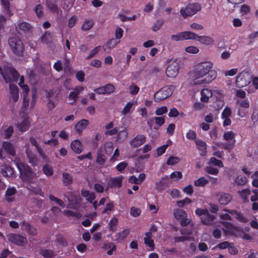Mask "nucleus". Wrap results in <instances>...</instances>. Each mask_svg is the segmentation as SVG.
Here are the masks:
<instances>
[{
	"label": "nucleus",
	"instance_id": "16",
	"mask_svg": "<svg viewBox=\"0 0 258 258\" xmlns=\"http://www.w3.org/2000/svg\"><path fill=\"white\" fill-rule=\"evenodd\" d=\"M169 185L168 177L162 178L161 180L155 184V189L159 192H162Z\"/></svg>",
	"mask_w": 258,
	"mask_h": 258
},
{
	"label": "nucleus",
	"instance_id": "44",
	"mask_svg": "<svg viewBox=\"0 0 258 258\" xmlns=\"http://www.w3.org/2000/svg\"><path fill=\"white\" fill-rule=\"evenodd\" d=\"M96 161L97 163L101 165L105 163V158L102 151H98Z\"/></svg>",
	"mask_w": 258,
	"mask_h": 258
},
{
	"label": "nucleus",
	"instance_id": "56",
	"mask_svg": "<svg viewBox=\"0 0 258 258\" xmlns=\"http://www.w3.org/2000/svg\"><path fill=\"white\" fill-rule=\"evenodd\" d=\"M64 213L68 216L75 217L77 218H79L81 217L80 213L77 211H72L70 210H65Z\"/></svg>",
	"mask_w": 258,
	"mask_h": 258
},
{
	"label": "nucleus",
	"instance_id": "15",
	"mask_svg": "<svg viewBox=\"0 0 258 258\" xmlns=\"http://www.w3.org/2000/svg\"><path fill=\"white\" fill-rule=\"evenodd\" d=\"M223 211L234 216V218L241 223H245L248 221L247 219L243 215V214L236 210L224 209Z\"/></svg>",
	"mask_w": 258,
	"mask_h": 258
},
{
	"label": "nucleus",
	"instance_id": "51",
	"mask_svg": "<svg viewBox=\"0 0 258 258\" xmlns=\"http://www.w3.org/2000/svg\"><path fill=\"white\" fill-rule=\"evenodd\" d=\"M192 239H193V238L191 237L186 236L174 237V243L183 242L185 241L190 240Z\"/></svg>",
	"mask_w": 258,
	"mask_h": 258
},
{
	"label": "nucleus",
	"instance_id": "50",
	"mask_svg": "<svg viewBox=\"0 0 258 258\" xmlns=\"http://www.w3.org/2000/svg\"><path fill=\"white\" fill-rule=\"evenodd\" d=\"M184 32L177 33L176 35H172L171 39L173 41H178L185 40Z\"/></svg>",
	"mask_w": 258,
	"mask_h": 258
},
{
	"label": "nucleus",
	"instance_id": "28",
	"mask_svg": "<svg viewBox=\"0 0 258 258\" xmlns=\"http://www.w3.org/2000/svg\"><path fill=\"white\" fill-rule=\"evenodd\" d=\"M3 146L8 154L12 156H15L16 155L15 148L11 142H4L3 144Z\"/></svg>",
	"mask_w": 258,
	"mask_h": 258
},
{
	"label": "nucleus",
	"instance_id": "49",
	"mask_svg": "<svg viewBox=\"0 0 258 258\" xmlns=\"http://www.w3.org/2000/svg\"><path fill=\"white\" fill-rule=\"evenodd\" d=\"M164 24V21L162 20H158L154 23L152 29L154 32L158 31L160 29Z\"/></svg>",
	"mask_w": 258,
	"mask_h": 258
},
{
	"label": "nucleus",
	"instance_id": "52",
	"mask_svg": "<svg viewBox=\"0 0 258 258\" xmlns=\"http://www.w3.org/2000/svg\"><path fill=\"white\" fill-rule=\"evenodd\" d=\"M51 34L49 32L46 31L45 33L41 37V41L43 43L48 44L50 42Z\"/></svg>",
	"mask_w": 258,
	"mask_h": 258
},
{
	"label": "nucleus",
	"instance_id": "34",
	"mask_svg": "<svg viewBox=\"0 0 258 258\" xmlns=\"http://www.w3.org/2000/svg\"><path fill=\"white\" fill-rule=\"evenodd\" d=\"M62 182L65 186H68L71 184L73 182V177L67 172H63L62 173Z\"/></svg>",
	"mask_w": 258,
	"mask_h": 258
},
{
	"label": "nucleus",
	"instance_id": "46",
	"mask_svg": "<svg viewBox=\"0 0 258 258\" xmlns=\"http://www.w3.org/2000/svg\"><path fill=\"white\" fill-rule=\"evenodd\" d=\"M247 181V179L246 177L241 175L237 176L235 179V183L239 185H244Z\"/></svg>",
	"mask_w": 258,
	"mask_h": 258
},
{
	"label": "nucleus",
	"instance_id": "41",
	"mask_svg": "<svg viewBox=\"0 0 258 258\" xmlns=\"http://www.w3.org/2000/svg\"><path fill=\"white\" fill-rule=\"evenodd\" d=\"M2 4L4 6L6 13L9 16L11 17L13 15V13L11 12L10 9V2L9 0H1Z\"/></svg>",
	"mask_w": 258,
	"mask_h": 258
},
{
	"label": "nucleus",
	"instance_id": "4",
	"mask_svg": "<svg viewBox=\"0 0 258 258\" xmlns=\"http://www.w3.org/2000/svg\"><path fill=\"white\" fill-rule=\"evenodd\" d=\"M195 213L200 217L202 223L205 225H212L215 219V216L210 214L207 209L197 208L195 211Z\"/></svg>",
	"mask_w": 258,
	"mask_h": 258
},
{
	"label": "nucleus",
	"instance_id": "64",
	"mask_svg": "<svg viewBox=\"0 0 258 258\" xmlns=\"http://www.w3.org/2000/svg\"><path fill=\"white\" fill-rule=\"evenodd\" d=\"M141 213V210L138 208L133 207L131 209V215L134 217H137L139 216Z\"/></svg>",
	"mask_w": 258,
	"mask_h": 258
},
{
	"label": "nucleus",
	"instance_id": "43",
	"mask_svg": "<svg viewBox=\"0 0 258 258\" xmlns=\"http://www.w3.org/2000/svg\"><path fill=\"white\" fill-rule=\"evenodd\" d=\"M209 163L212 164L213 165L218 166L220 168L223 167L224 166L222 161L220 160L216 159L214 157L210 158Z\"/></svg>",
	"mask_w": 258,
	"mask_h": 258
},
{
	"label": "nucleus",
	"instance_id": "48",
	"mask_svg": "<svg viewBox=\"0 0 258 258\" xmlns=\"http://www.w3.org/2000/svg\"><path fill=\"white\" fill-rule=\"evenodd\" d=\"M104 150L105 154L107 155L111 154L113 150V147L112 143H105L104 144Z\"/></svg>",
	"mask_w": 258,
	"mask_h": 258
},
{
	"label": "nucleus",
	"instance_id": "13",
	"mask_svg": "<svg viewBox=\"0 0 258 258\" xmlns=\"http://www.w3.org/2000/svg\"><path fill=\"white\" fill-rule=\"evenodd\" d=\"M179 64L176 61L172 62L167 67L166 74L168 77H175L178 72Z\"/></svg>",
	"mask_w": 258,
	"mask_h": 258
},
{
	"label": "nucleus",
	"instance_id": "17",
	"mask_svg": "<svg viewBox=\"0 0 258 258\" xmlns=\"http://www.w3.org/2000/svg\"><path fill=\"white\" fill-rule=\"evenodd\" d=\"M89 121L88 120L82 119L76 124L75 126V130L78 134L80 135L89 125Z\"/></svg>",
	"mask_w": 258,
	"mask_h": 258
},
{
	"label": "nucleus",
	"instance_id": "5",
	"mask_svg": "<svg viewBox=\"0 0 258 258\" xmlns=\"http://www.w3.org/2000/svg\"><path fill=\"white\" fill-rule=\"evenodd\" d=\"M9 44L13 52L17 55H21L24 50V46L22 40L17 37H12L9 39Z\"/></svg>",
	"mask_w": 258,
	"mask_h": 258
},
{
	"label": "nucleus",
	"instance_id": "30",
	"mask_svg": "<svg viewBox=\"0 0 258 258\" xmlns=\"http://www.w3.org/2000/svg\"><path fill=\"white\" fill-rule=\"evenodd\" d=\"M102 248L104 249L108 250L107 253L108 255H111L113 254V252L116 250V246L114 243L109 242L108 243H104Z\"/></svg>",
	"mask_w": 258,
	"mask_h": 258
},
{
	"label": "nucleus",
	"instance_id": "63",
	"mask_svg": "<svg viewBox=\"0 0 258 258\" xmlns=\"http://www.w3.org/2000/svg\"><path fill=\"white\" fill-rule=\"evenodd\" d=\"M167 107L166 106H162L161 107L157 108L155 110V113L157 115H162L163 114L167 113Z\"/></svg>",
	"mask_w": 258,
	"mask_h": 258
},
{
	"label": "nucleus",
	"instance_id": "47",
	"mask_svg": "<svg viewBox=\"0 0 258 258\" xmlns=\"http://www.w3.org/2000/svg\"><path fill=\"white\" fill-rule=\"evenodd\" d=\"M128 133L127 131L125 130H123L118 133L117 136V141H123L127 137Z\"/></svg>",
	"mask_w": 258,
	"mask_h": 258
},
{
	"label": "nucleus",
	"instance_id": "24",
	"mask_svg": "<svg viewBox=\"0 0 258 258\" xmlns=\"http://www.w3.org/2000/svg\"><path fill=\"white\" fill-rule=\"evenodd\" d=\"M70 146L72 150L77 154H80L82 151V143L79 140L73 141Z\"/></svg>",
	"mask_w": 258,
	"mask_h": 258
},
{
	"label": "nucleus",
	"instance_id": "11",
	"mask_svg": "<svg viewBox=\"0 0 258 258\" xmlns=\"http://www.w3.org/2000/svg\"><path fill=\"white\" fill-rule=\"evenodd\" d=\"M221 223L223 226L222 229L226 234L234 236L236 232L240 231V228L235 226L231 222L221 221Z\"/></svg>",
	"mask_w": 258,
	"mask_h": 258
},
{
	"label": "nucleus",
	"instance_id": "33",
	"mask_svg": "<svg viewBox=\"0 0 258 258\" xmlns=\"http://www.w3.org/2000/svg\"><path fill=\"white\" fill-rule=\"evenodd\" d=\"M16 192V189L14 187L7 188L5 195L6 200L8 202H12L13 201L14 198H12L11 196L15 195Z\"/></svg>",
	"mask_w": 258,
	"mask_h": 258
},
{
	"label": "nucleus",
	"instance_id": "32",
	"mask_svg": "<svg viewBox=\"0 0 258 258\" xmlns=\"http://www.w3.org/2000/svg\"><path fill=\"white\" fill-rule=\"evenodd\" d=\"M130 230L127 229H124L121 232L116 234L114 236V240L119 241L123 240L129 234Z\"/></svg>",
	"mask_w": 258,
	"mask_h": 258
},
{
	"label": "nucleus",
	"instance_id": "18",
	"mask_svg": "<svg viewBox=\"0 0 258 258\" xmlns=\"http://www.w3.org/2000/svg\"><path fill=\"white\" fill-rule=\"evenodd\" d=\"M84 90L83 87H76L73 91H71L68 96L70 99L73 100V102H71V105H75V102L77 101L79 94Z\"/></svg>",
	"mask_w": 258,
	"mask_h": 258
},
{
	"label": "nucleus",
	"instance_id": "38",
	"mask_svg": "<svg viewBox=\"0 0 258 258\" xmlns=\"http://www.w3.org/2000/svg\"><path fill=\"white\" fill-rule=\"evenodd\" d=\"M40 254L46 258H51L54 255L53 250L44 248L40 249Z\"/></svg>",
	"mask_w": 258,
	"mask_h": 258
},
{
	"label": "nucleus",
	"instance_id": "21",
	"mask_svg": "<svg viewBox=\"0 0 258 258\" xmlns=\"http://www.w3.org/2000/svg\"><path fill=\"white\" fill-rule=\"evenodd\" d=\"M122 177L121 176L115 177L109 180L108 185L110 187L119 188L122 185Z\"/></svg>",
	"mask_w": 258,
	"mask_h": 258
},
{
	"label": "nucleus",
	"instance_id": "22",
	"mask_svg": "<svg viewBox=\"0 0 258 258\" xmlns=\"http://www.w3.org/2000/svg\"><path fill=\"white\" fill-rule=\"evenodd\" d=\"M232 199L231 195L228 193H222L218 199L219 203L222 205H227Z\"/></svg>",
	"mask_w": 258,
	"mask_h": 258
},
{
	"label": "nucleus",
	"instance_id": "55",
	"mask_svg": "<svg viewBox=\"0 0 258 258\" xmlns=\"http://www.w3.org/2000/svg\"><path fill=\"white\" fill-rule=\"evenodd\" d=\"M191 203V200L188 198H186L180 201H178L176 202L177 206L179 208H182L185 205H187L188 204Z\"/></svg>",
	"mask_w": 258,
	"mask_h": 258
},
{
	"label": "nucleus",
	"instance_id": "60",
	"mask_svg": "<svg viewBox=\"0 0 258 258\" xmlns=\"http://www.w3.org/2000/svg\"><path fill=\"white\" fill-rule=\"evenodd\" d=\"M231 110L229 107H225L223 111L222 112L221 114V118H227L230 117L231 115Z\"/></svg>",
	"mask_w": 258,
	"mask_h": 258
},
{
	"label": "nucleus",
	"instance_id": "35",
	"mask_svg": "<svg viewBox=\"0 0 258 258\" xmlns=\"http://www.w3.org/2000/svg\"><path fill=\"white\" fill-rule=\"evenodd\" d=\"M94 24V21L92 19H86L81 28L83 31H88L93 27Z\"/></svg>",
	"mask_w": 258,
	"mask_h": 258
},
{
	"label": "nucleus",
	"instance_id": "61",
	"mask_svg": "<svg viewBox=\"0 0 258 258\" xmlns=\"http://www.w3.org/2000/svg\"><path fill=\"white\" fill-rule=\"evenodd\" d=\"M42 10H43V7L41 5L38 4L36 6V7L34 9V11L36 13V14H37V16H38V17L41 18L43 16V13L42 12Z\"/></svg>",
	"mask_w": 258,
	"mask_h": 258
},
{
	"label": "nucleus",
	"instance_id": "27",
	"mask_svg": "<svg viewBox=\"0 0 258 258\" xmlns=\"http://www.w3.org/2000/svg\"><path fill=\"white\" fill-rule=\"evenodd\" d=\"M57 3V0H46V3L48 9L53 13L58 12V7Z\"/></svg>",
	"mask_w": 258,
	"mask_h": 258
},
{
	"label": "nucleus",
	"instance_id": "14",
	"mask_svg": "<svg viewBox=\"0 0 258 258\" xmlns=\"http://www.w3.org/2000/svg\"><path fill=\"white\" fill-rule=\"evenodd\" d=\"M146 141V137L141 134L138 135L130 142V145L134 148H137L143 145Z\"/></svg>",
	"mask_w": 258,
	"mask_h": 258
},
{
	"label": "nucleus",
	"instance_id": "40",
	"mask_svg": "<svg viewBox=\"0 0 258 258\" xmlns=\"http://www.w3.org/2000/svg\"><path fill=\"white\" fill-rule=\"evenodd\" d=\"M208 182L209 181L204 177H201L194 181V185L198 187H204Z\"/></svg>",
	"mask_w": 258,
	"mask_h": 258
},
{
	"label": "nucleus",
	"instance_id": "8",
	"mask_svg": "<svg viewBox=\"0 0 258 258\" xmlns=\"http://www.w3.org/2000/svg\"><path fill=\"white\" fill-rule=\"evenodd\" d=\"M201 10V6L198 3L189 4L184 9H181L180 13L184 17L191 16Z\"/></svg>",
	"mask_w": 258,
	"mask_h": 258
},
{
	"label": "nucleus",
	"instance_id": "2",
	"mask_svg": "<svg viewBox=\"0 0 258 258\" xmlns=\"http://www.w3.org/2000/svg\"><path fill=\"white\" fill-rule=\"evenodd\" d=\"M15 165L20 172V177L23 180L31 179L33 174L31 168L20 160H15Z\"/></svg>",
	"mask_w": 258,
	"mask_h": 258
},
{
	"label": "nucleus",
	"instance_id": "20",
	"mask_svg": "<svg viewBox=\"0 0 258 258\" xmlns=\"http://www.w3.org/2000/svg\"><path fill=\"white\" fill-rule=\"evenodd\" d=\"M197 147L200 151V154L202 156H204L207 154V144L201 140L196 141Z\"/></svg>",
	"mask_w": 258,
	"mask_h": 258
},
{
	"label": "nucleus",
	"instance_id": "36",
	"mask_svg": "<svg viewBox=\"0 0 258 258\" xmlns=\"http://www.w3.org/2000/svg\"><path fill=\"white\" fill-rule=\"evenodd\" d=\"M1 173L4 176L11 177L14 173V169L10 166H6L2 169Z\"/></svg>",
	"mask_w": 258,
	"mask_h": 258
},
{
	"label": "nucleus",
	"instance_id": "7",
	"mask_svg": "<svg viewBox=\"0 0 258 258\" xmlns=\"http://www.w3.org/2000/svg\"><path fill=\"white\" fill-rule=\"evenodd\" d=\"M173 86H165L154 94V100L159 102L169 97L173 93Z\"/></svg>",
	"mask_w": 258,
	"mask_h": 258
},
{
	"label": "nucleus",
	"instance_id": "54",
	"mask_svg": "<svg viewBox=\"0 0 258 258\" xmlns=\"http://www.w3.org/2000/svg\"><path fill=\"white\" fill-rule=\"evenodd\" d=\"M239 196L243 201H247L248 196L250 195V191L248 189H242L241 191L239 192Z\"/></svg>",
	"mask_w": 258,
	"mask_h": 258
},
{
	"label": "nucleus",
	"instance_id": "23",
	"mask_svg": "<svg viewBox=\"0 0 258 258\" xmlns=\"http://www.w3.org/2000/svg\"><path fill=\"white\" fill-rule=\"evenodd\" d=\"M30 126V122L28 117L24 118L21 122L17 125V128L21 132H26L29 128Z\"/></svg>",
	"mask_w": 258,
	"mask_h": 258
},
{
	"label": "nucleus",
	"instance_id": "53",
	"mask_svg": "<svg viewBox=\"0 0 258 258\" xmlns=\"http://www.w3.org/2000/svg\"><path fill=\"white\" fill-rule=\"evenodd\" d=\"M205 170L206 172L209 174L216 175L219 173V170L218 169L210 166H206Z\"/></svg>",
	"mask_w": 258,
	"mask_h": 258
},
{
	"label": "nucleus",
	"instance_id": "9",
	"mask_svg": "<svg viewBox=\"0 0 258 258\" xmlns=\"http://www.w3.org/2000/svg\"><path fill=\"white\" fill-rule=\"evenodd\" d=\"M235 134L231 131L225 132L223 135V139L224 140L228 141V142L222 144V146L220 145L219 146L224 149L231 150L235 146Z\"/></svg>",
	"mask_w": 258,
	"mask_h": 258
},
{
	"label": "nucleus",
	"instance_id": "10",
	"mask_svg": "<svg viewBox=\"0 0 258 258\" xmlns=\"http://www.w3.org/2000/svg\"><path fill=\"white\" fill-rule=\"evenodd\" d=\"M7 236L9 242L19 246H23L27 242L26 238L19 234L10 233Z\"/></svg>",
	"mask_w": 258,
	"mask_h": 258
},
{
	"label": "nucleus",
	"instance_id": "39",
	"mask_svg": "<svg viewBox=\"0 0 258 258\" xmlns=\"http://www.w3.org/2000/svg\"><path fill=\"white\" fill-rule=\"evenodd\" d=\"M43 173L48 177L51 176L53 174V170L51 165L45 164L42 167Z\"/></svg>",
	"mask_w": 258,
	"mask_h": 258
},
{
	"label": "nucleus",
	"instance_id": "42",
	"mask_svg": "<svg viewBox=\"0 0 258 258\" xmlns=\"http://www.w3.org/2000/svg\"><path fill=\"white\" fill-rule=\"evenodd\" d=\"M185 40H198L199 38V35L194 32L190 31H184Z\"/></svg>",
	"mask_w": 258,
	"mask_h": 258
},
{
	"label": "nucleus",
	"instance_id": "37",
	"mask_svg": "<svg viewBox=\"0 0 258 258\" xmlns=\"http://www.w3.org/2000/svg\"><path fill=\"white\" fill-rule=\"evenodd\" d=\"M119 42V41H118L116 40V39L112 38L111 39H109L107 41L106 43L104 49V50L107 49H111L112 48H114L116 45Z\"/></svg>",
	"mask_w": 258,
	"mask_h": 258
},
{
	"label": "nucleus",
	"instance_id": "1",
	"mask_svg": "<svg viewBox=\"0 0 258 258\" xmlns=\"http://www.w3.org/2000/svg\"><path fill=\"white\" fill-rule=\"evenodd\" d=\"M213 63L204 61L198 63L194 69V83L195 85L208 84L217 77V72L212 70Z\"/></svg>",
	"mask_w": 258,
	"mask_h": 258
},
{
	"label": "nucleus",
	"instance_id": "62",
	"mask_svg": "<svg viewBox=\"0 0 258 258\" xmlns=\"http://www.w3.org/2000/svg\"><path fill=\"white\" fill-rule=\"evenodd\" d=\"M133 106V103L128 102L125 105V106L123 107L121 113L123 115H126L128 113H129L131 111V109H132V107Z\"/></svg>",
	"mask_w": 258,
	"mask_h": 258
},
{
	"label": "nucleus",
	"instance_id": "26",
	"mask_svg": "<svg viewBox=\"0 0 258 258\" xmlns=\"http://www.w3.org/2000/svg\"><path fill=\"white\" fill-rule=\"evenodd\" d=\"M9 88L13 100L16 102L19 99V88L16 85L12 84L10 85Z\"/></svg>",
	"mask_w": 258,
	"mask_h": 258
},
{
	"label": "nucleus",
	"instance_id": "19",
	"mask_svg": "<svg viewBox=\"0 0 258 258\" xmlns=\"http://www.w3.org/2000/svg\"><path fill=\"white\" fill-rule=\"evenodd\" d=\"M25 153L28 158L29 162L33 166H36L38 165V160L35 154L28 149H26Z\"/></svg>",
	"mask_w": 258,
	"mask_h": 258
},
{
	"label": "nucleus",
	"instance_id": "3",
	"mask_svg": "<svg viewBox=\"0 0 258 258\" xmlns=\"http://www.w3.org/2000/svg\"><path fill=\"white\" fill-rule=\"evenodd\" d=\"M173 215L174 218L183 227L190 225L194 226L192 221L187 218V213L181 209H175L173 211Z\"/></svg>",
	"mask_w": 258,
	"mask_h": 258
},
{
	"label": "nucleus",
	"instance_id": "6",
	"mask_svg": "<svg viewBox=\"0 0 258 258\" xmlns=\"http://www.w3.org/2000/svg\"><path fill=\"white\" fill-rule=\"evenodd\" d=\"M252 76L247 71H243L236 77V86L243 88L248 85L251 81Z\"/></svg>",
	"mask_w": 258,
	"mask_h": 258
},
{
	"label": "nucleus",
	"instance_id": "57",
	"mask_svg": "<svg viewBox=\"0 0 258 258\" xmlns=\"http://www.w3.org/2000/svg\"><path fill=\"white\" fill-rule=\"evenodd\" d=\"M101 49L100 46L95 47L91 51L89 55L86 58V59H89L94 57L96 54H97Z\"/></svg>",
	"mask_w": 258,
	"mask_h": 258
},
{
	"label": "nucleus",
	"instance_id": "58",
	"mask_svg": "<svg viewBox=\"0 0 258 258\" xmlns=\"http://www.w3.org/2000/svg\"><path fill=\"white\" fill-rule=\"evenodd\" d=\"M250 12V8L248 5L244 4L240 8V13L242 16L246 15Z\"/></svg>",
	"mask_w": 258,
	"mask_h": 258
},
{
	"label": "nucleus",
	"instance_id": "25",
	"mask_svg": "<svg viewBox=\"0 0 258 258\" xmlns=\"http://www.w3.org/2000/svg\"><path fill=\"white\" fill-rule=\"evenodd\" d=\"M201 101L203 102H208L210 97L212 96L211 90L208 89H203L201 91Z\"/></svg>",
	"mask_w": 258,
	"mask_h": 258
},
{
	"label": "nucleus",
	"instance_id": "31",
	"mask_svg": "<svg viewBox=\"0 0 258 258\" xmlns=\"http://www.w3.org/2000/svg\"><path fill=\"white\" fill-rule=\"evenodd\" d=\"M198 41L202 44L207 45H211L214 43L212 38L208 36H199Z\"/></svg>",
	"mask_w": 258,
	"mask_h": 258
},
{
	"label": "nucleus",
	"instance_id": "45",
	"mask_svg": "<svg viewBox=\"0 0 258 258\" xmlns=\"http://www.w3.org/2000/svg\"><path fill=\"white\" fill-rule=\"evenodd\" d=\"M56 241L58 243L62 246L66 247L68 245V242L66 238L61 234H58L56 236Z\"/></svg>",
	"mask_w": 258,
	"mask_h": 258
},
{
	"label": "nucleus",
	"instance_id": "59",
	"mask_svg": "<svg viewBox=\"0 0 258 258\" xmlns=\"http://www.w3.org/2000/svg\"><path fill=\"white\" fill-rule=\"evenodd\" d=\"M179 161V158L177 157L170 156L167 161V164L173 165L178 163Z\"/></svg>",
	"mask_w": 258,
	"mask_h": 258
},
{
	"label": "nucleus",
	"instance_id": "12",
	"mask_svg": "<svg viewBox=\"0 0 258 258\" xmlns=\"http://www.w3.org/2000/svg\"><path fill=\"white\" fill-rule=\"evenodd\" d=\"M94 92L98 94L109 95L115 91L114 86L111 84H108L106 85L94 89Z\"/></svg>",
	"mask_w": 258,
	"mask_h": 258
},
{
	"label": "nucleus",
	"instance_id": "29",
	"mask_svg": "<svg viewBox=\"0 0 258 258\" xmlns=\"http://www.w3.org/2000/svg\"><path fill=\"white\" fill-rule=\"evenodd\" d=\"M18 28L24 33L29 32L31 28V25L26 22H19L18 23Z\"/></svg>",
	"mask_w": 258,
	"mask_h": 258
}]
</instances>
